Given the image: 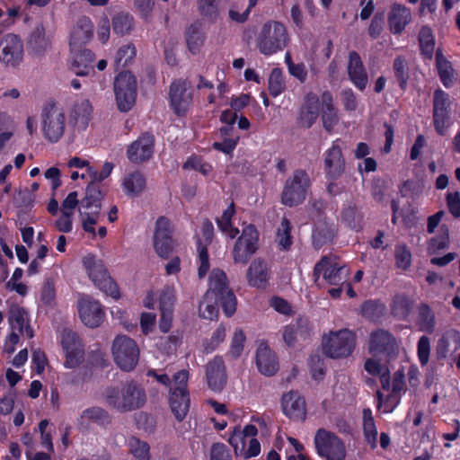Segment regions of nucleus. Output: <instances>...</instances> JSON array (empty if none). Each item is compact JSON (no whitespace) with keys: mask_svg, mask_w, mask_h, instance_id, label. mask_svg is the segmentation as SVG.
<instances>
[{"mask_svg":"<svg viewBox=\"0 0 460 460\" xmlns=\"http://www.w3.org/2000/svg\"><path fill=\"white\" fill-rule=\"evenodd\" d=\"M368 349L375 355L384 354L389 358L395 357L399 349L394 335L384 329H377L370 333Z\"/></svg>","mask_w":460,"mask_h":460,"instance_id":"13","label":"nucleus"},{"mask_svg":"<svg viewBox=\"0 0 460 460\" xmlns=\"http://www.w3.org/2000/svg\"><path fill=\"white\" fill-rule=\"evenodd\" d=\"M449 96L441 89L434 92L433 97V119L437 132L443 136L447 128V121L449 119Z\"/></svg>","mask_w":460,"mask_h":460,"instance_id":"17","label":"nucleus"},{"mask_svg":"<svg viewBox=\"0 0 460 460\" xmlns=\"http://www.w3.org/2000/svg\"><path fill=\"white\" fill-rule=\"evenodd\" d=\"M170 406L172 412L178 420H182L190 407V397L188 393L183 390L172 389L170 396Z\"/></svg>","mask_w":460,"mask_h":460,"instance_id":"31","label":"nucleus"},{"mask_svg":"<svg viewBox=\"0 0 460 460\" xmlns=\"http://www.w3.org/2000/svg\"><path fill=\"white\" fill-rule=\"evenodd\" d=\"M314 446L317 454L326 460H345V445L333 432L319 429L314 436Z\"/></svg>","mask_w":460,"mask_h":460,"instance_id":"7","label":"nucleus"},{"mask_svg":"<svg viewBox=\"0 0 460 460\" xmlns=\"http://www.w3.org/2000/svg\"><path fill=\"white\" fill-rule=\"evenodd\" d=\"M207 298H217L226 316H231L236 310V297L229 288L226 273L214 269L209 276V288L205 293Z\"/></svg>","mask_w":460,"mask_h":460,"instance_id":"3","label":"nucleus"},{"mask_svg":"<svg viewBox=\"0 0 460 460\" xmlns=\"http://www.w3.org/2000/svg\"><path fill=\"white\" fill-rule=\"evenodd\" d=\"M228 441L234 447V453L236 455H241L244 452L245 438H243V433H241V429L239 428H234L233 434L230 436Z\"/></svg>","mask_w":460,"mask_h":460,"instance_id":"59","label":"nucleus"},{"mask_svg":"<svg viewBox=\"0 0 460 460\" xmlns=\"http://www.w3.org/2000/svg\"><path fill=\"white\" fill-rule=\"evenodd\" d=\"M419 325L423 332L431 333L435 328V316L427 304H421L419 307Z\"/></svg>","mask_w":460,"mask_h":460,"instance_id":"42","label":"nucleus"},{"mask_svg":"<svg viewBox=\"0 0 460 460\" xmlns=\"http://www.w3.org/2000/svg\"><path fill=\"white\" fill-rule=\"evenodd\" d=\"M210 460H232L226 446L221 443L213 444L210 448Z\"/></svg>","mask_w":460,"mask_h":460,"instance_id":"62","label":"nucleus"},{"mask_svg":"<svg viewBox=\"0 0 460 460\" xmlns=\"http://www.w3.org/2000/svg\"><path fill=\"white\" fill-rule=\"evenodd\" d=\"M171 104L178 115L186 112L191 103V94L187 91L185 82H173L170 87Z\"/></svg>","mask_w":460,"mask_h":460,"instance_id":"22","label":"nucleus"},{"mask_svg":"<svg viewBox=\"0 0 460 460\" xmlns=\"http://www.w3.org/2000/svg\"><path fill=\"white\" fill-rule=\"evenodd\" d=\"M249 284L256 288L265 287L269 279V268L261 259L254 260L247 271Z\"/></svg>","mask_w":460,"mask_h":460,"instance_id":"30","label":"nucleus"},{"mask_svg":"<svg viewBox=\"0 0 460 460\" xmlns=\"http://www.w3.org/2000/svg\"><path fill=\"white\" fill-rule=\"evenodd\" d=\"M258 231L253 225H248L236 241L233 254L235 263L245 264L258 249Z\"/></svg>","mask_w":460,"mask_h":460,"instance_id":"11","label":"nucleus"},{"mask_svg":"<svg viewBox=\"0 0 460 460\" xmlns=\"http://www.w3.org/2000/svg\"><path fill=\"white\" fill-rule=\"evenodd\" d=\"M288 34L286 27L279 22L270 21L261 29L256 45L260 52L265 56L272 55L282 50L288 43Z\"/></svg>","mask_w":460,"mask_h":460,"instance_id":"2","label":"nucleus"},{"mask_svg":"<svg viewBox=\"0 0 460 460\" xmlns=\"http://www.w3.org/2000/svg\"><path fill=\"white\" fill-rule=\"evenodd\" d=\"M436 63L442 84L447 88L450 87L453 84V68L451 63L438 51L436 53Z\"/></svg>","mask_w":460,"mask_h":460,"instance_id":"39","label":"nucleus"},{"mask_svg":"<svg viewBox=\"0 0 460 460\" xmlns=\"http://www.w3.org/2000/svg\"><path fill=\"white\" fill-rule=\"evenodd\" d=\"M82 418H86L94 421H98L101 423H105L109 421L110 416L108 412L101 407H92L90 409L85 410Z\"/></svg>","mask_w":460,"mask_h":460,"instance_id":"57","label":"nucleus"},{"mask_svg":"<svg viewBox=\"0 0 460 460\" xmlns=\"http://www.w3.org/2000/svg\"><path fill=\"white\" fill-rule=\"evenodd\" d=\"M206 378L208 387L215 392H221L226 385L227 376L221 358L216 357L207 364Z\"/></svg>","mask_w":460,"mask_h":460,"instance_id":"21","label":"nucleus"},{"mask_svg":"<svg viewBox=\"0 0 460 460\" xmlns=\"http://www.w3.org/2000/svg\"><path fill=\"white\" fill-rule=\"evenodd\" d=\"M413 302L404 294H397L394 296L390 308L391 314L400 319L405 320L411 312Z\"/></svg>","mask_w":460,"mask_h":460,"instance_id":"35","label":"nucleus"},{"mask_svg":"<svg viewBox=\"0 0 460 460\" xmlns=\"http://www.w3.org/2000/svg\"><path fill=\"white\" fill-rule=\"evenodd\" d=\"M136 56L135 47L131 44L121 47L115 58L117 67H125Z\"/></svg>","mask_w":460,"mask_h":460,"instance_id":"52","label":"nucleus"},{"mask_svg":"<svg viewBox=\"0 0 460 460\" xmlns=\"http://www.w3.org/2000/svg\"><path fill=\"white\" fill-rule=\"evenodd\" d=\"M72 61L71 70L79 76L89 75L94 73L93 62L94 60L93 53L87 49H83L81 45L70 46Z\"/></svg>","mask_w":460,"mask_h":460,"instance_id":"19","label":"nucleus"},{"mask_svg":"<svg viewBox=\"0 0 460 460\" xmlns=\"http://www.w3.org/2000/svg\"><path fill=\"white\" fill-rule=\"evenodd\" d=\"M25 310L18 305L11 307L9 312V322L12 328L18 330L21 333L23 332L25 326Z\"/></svg>","mask_w":460,"mask_h":460,"instance_id":"48","label":"nucleus"},{"mask_svg":"<svg viewBox=\"0 0 460 460\" xmlns=\"http://www.w3.org/2000/svg\"><path fill=\"white\" fill-rule=\"evenodd\" d=\"M404 388V375L401 372H396L393 379L392 394L387 396V401L394 398V405L396 407L400 402V396L398 395Z\"/></svg>","mask_w":460,"mask_h":460,"instance_id":"55","label":"nucleus"},{"mask_svg":"<svg viewBox=\"0 0 460 460\" xmlns=\"http://www.w3.org/2000/svg\"><path fill=\"white\" fill-rule=\"evenodd\" d=\"M430 343L427 336H422L418 342V356L422 366L427 365L429 358Z\"/></svg>","mask_w":460,"mask_h":460,"instance_id":"61","label":"nucleus"},{"mask_svg":"<svg viewBox=\"0 0 460 460\" xmlns=\"http://www.w3.org/2000/svg\"><path fill=\"white\" fill-rule=\"evenodd\" d=\"M66 117L63 111L56 104L46 106L42 111V129L45 137L54 143L63 136Z\"/></svg>","mask_w":460,"mask_h":460,"instance_id":"9","label":"nucleus"},{"mask_svg":"<svg viewBox=\"0 0 460 460\" xmlns=\"http://www.w3.org/2000/svg\"><path fill=\"white\" fill-rule=\"evenodd\" d=\"M335 233L334 226L328 223L325 218L317 220L312 234L314 247L320 249L323 245L330 243L333 240Z\"/></svg>","mask_w":460,"mask_h":460,"instance_id":"28","label":"nucleus"},{"mask_svg":"<svg viewBox=\"0 0 460 460\" xmlns=\"http://www.w3.org/2000/svg\"><path fill=\"white\" fill-rule=\"evenodd\" d=\"M384 22L385 12H377L371 20V22L368 27V34L372 38L376 39L383 31Z\"/></svg>","mask_w":460,"mask_h":460,"instance_id":"58","label":"nucleus"},{"mask_svg":"<svg viewBox=\"0 0 460 460\" xmlns=\"http://www.w3.org/2000/svg\"><path fill=\"white\" fill-rule=\"evenodd\" d=\"M80 216L82 217V226L83 229L93 235H95L94 225L97 224L100 214L96 212H86L79 209Z\"/></svg>","mask_w":460,"mask_h":460,"instance_id":"56","label":"nucleus"},{"mask_svg":"<svg viewBox=\"0 0 460 460\" xmlns=\"http://www.w3.org/2000/svg\"><path fill=\"white\" fill-rule=\"evenodd\" d=\"M355 342V334L348 329L331 332L323 337V350L332 358H346L353 351Z\"/></svg>","mask_w":460,"mask_h":460,"instance_id":"4","label":"nucleus"},{"mask_svg":"<svg viewBox=\"0 0 460 460\" xmlns=\"http://www.w3.org/2000/svg\"><path fill=\"white\" fill-rule=\"evenodd\" d=\"M284 414L295 421H304L306 417L305 401L295 391L284 394L281 399Z\"/></svg>","mask_w":460,"mask_h":460,"instance_id":"20","label":"nucleus"},{"mask_svg":"<svg viewBox=\"0 0 460 460\" xmlns=\"http://www.w3.org/2000/svg\"><path fill=\"white\" fill-rule=\"evenodd\" d=\"M105 402L119 412H128L142 408L146 402V394L139 384L128 381L121 386L107 387Z\"/></svg>","mask_w":460,"mask_h":460,"instance_id":"1","label":"nucleus"},{"mask_svg":"<svg viewBox=\"0 0 460 460\" xmlns=\"http://www.w3.org/2000/svg\"><path fill=\"white\" fill-rule=\"evenodd\" d=\"M129 450L137 460H149V445L146 442L131 438Z\"/></svg>","mask_w":460,"mask_h":460,"instance_id":"47","label":"nucleus"},{"mask_svg":"<svg viewBox=\"0 0 460 460\" xmlns=\"http://www.w3.org/2000/svg\"><path fill=\"white\" fill-rule=\"evenodd\" d=\"M116 364L123 371H131L138 362L139 349L136 341L126 335H119L112 344Z\"/></svg>","mask_w":460,"mask_h":460,"instance_id":"6","label":"nucleus"},{"mask_svg":"<svg viewBox=\"0 0 460 460\" xmlns=\"http://www.w3.org/2000/svg\"><path fill=\"white\" fill-rule=\"evenodd\" d=\"M324 164L327 176L332 180L338 179L343 173L345 161L342 156L341 149L338 146H333L328 151Z\"/></svg>","mask_w":460,"mask_h":460,"instance_id":"25","label":"nucleus"},{"mask_svg":"<svg viewBox=\"0 0 460 460\" xmlns=\"http://www.w3.org/2000/svg\"><path fill=\"white\" fill-rule=\"evenodd\" d=\"M93 28L90 18L86 16L79 18L71 35L70 46L86 43L93 36Z\"/></svg>","mask_w":460,"mask_h":460,"instance_id":"34","label":"nucleus"},{"mask_svg":"<svg viewBox=\"0 0 460 460\" xmlns=\"http://www.w3.org/2000/svg\"><path fill=\"white\" fill-rule=\"evenodd\" d=\"M307 330V321L299 318L296 324L286 326L283 332V340L288 345L292 346L297 335L303 336Z\"/></svg>","mask_w":460,"mask_h":460,"instance_id":"40","label":"nucleus"},{"mask_svg":"<svg viewBox=\"0 0 460 460\" xmlns=\"http://www.w3.org/2000/svg\"><path fill=\"white\" fill-rule=\"evenodd\" d=\"M78 313L81 321L90 328L100 326L104 319L102 305L92 297H82L78 302Z\"/></svg>","mask_w":460,"mask_h":460,"instance_id":"15","label":"nucleus"},{"mask_svg":"<svg viewBox=\"0 0 460 460\" xmlns=\"http://www.w3.org/2000/svg\"><path fill=\"white\" fill-rule=\"evenodd\" d=\"M61 341L66 352L65 366L69 368L76 367L83 361L84 355L77 334L71 330H64Z\"/></svg>","mask_w":460,"mask_h":460,"instance_id":"16","label":"nucleus"},{"mask_svg":"<svg viewBox=\"0 0 460 460\" xmlns=\"http://www.w3.org/2000/svg\"><path fill=\"white\" fill-rule=\"evenodd\" d=\"M447 203L449 212L455 217H460V195L458 191L447 195Z\"/></svg>","mask_w":460,"mask_h":460,"instance_id":"64","label":"nucleus"},{"mask_svg":"<svg viewBox=\"0 0 460 460\" xmlns=\"http://www.w3.org/2000/svg\"><path fill=\"white\" fill-rule=\"evenodd\" d=\"M291 225L287 217H283L281 220L280 226L277 231V239L279 245L282 246L285 250L289 249L291 242Z\"/></svg>","mask_w":460,"mask_h":460,"instance_id":"49","label":"nucleus"},{"mask_svg":"<svg viewBox=\"0 0 460 460\" xmlns=\"http://www.w3.org/2000/svg\"><path fill=\"white\" fill-rule=\"evenodd\" d=\"M394 70L400 87L404 90L409 79L407 62L402 57H397L394 61Z\"/></svg>","mask_w":460,"mask_h":460,"instance_id":"46","label":"nucleus"},{"mask_svg":"<svg viewBox=\"0 0 460 460\" xmlns=\"http://www.w3.org/2000/svg\"><path fill=\"white\" fill-rule=\"evenodd\" d=\"M349 270L344 266H340L336 262L335 256H323L320 261H318L314 269V280L317 281L321 273H323V279L330 285H343L349 277Z\"/></svg>","mask_w":460,"mask_h":460,"instance_id":"10","label":"nucleus"},{"mask_svg":"<svg viewBox=\"0 0 460 460\" xmlns=\"http://www.w3.org/2000/svg\"><path fill=\"white\" fill-rule=\"evenodd\" d=\"M200 23H193L186 30V41L190 52L196 54L204 43L205 37L200 31Z\"/></svg>","mask_w":460,"mask_h":460,"instance_id":"38","label":"nucleus"},{"mask_svg":"<svg viewBox=\"0 0 460 460\" xmlns=\"http://www.w3.org/2000/svg\"><path fill=\"white\" fill-rule=\"evenodd\" d=\"M419 41L422 54L431 58L434 50V40L429 28H421L419 34Z\"/></svg>","mask_w":460,"mask_h":460,"instance_id":"45","label":"nucleus"},{"mask_svg":"<svg viewBox=\"0 0 460 460\" xmlns=\"http://www.w3.org/2000/svg\"><path fill=\"white\" fill-rule=\"evenodd\" d=\"M348 74L350 80L359 89L364 90L367 83V75L365 71L359 55L356 51L349 53Z\"/></svg>","mask_w":460,"mask_h":460,"instance_id":"27","label":"nucleus"},{"mask_svg":"<svg viewBox=\"0 0 460 460\" xmlns=\"http://www.w3.org/2000/svg\"><path fill=\"white\" fill-rule=\"evenodd\" d=\"M50 42L46 37L45 28L40 23L31 31L27 41V50L32 58H41L49 48Z\"/></svg>","mask_w":460,"mask_h":460,"instance_id":"23","label":"nucleus"},{"mask_svg":"<svg viewBox=\"0 0 460 460\" xmlns=\"http://www.w3.org/2000/svg\"><path fill=\"white\" fill-rule=\"evenodd\" d=\"M411 20V11L404 5L394 4L388 13V24L390 31L394 34H400Z\"/></svg>","mask_w":460,"mask_h":460,"instance_id":"26","label":"nucleus"},{"mask_svg":"<svg viewBox=\"0 0 460 460\" xmlns=\"http://www.w3.org/2000/svg\"><path fill=\"white\" fill-rule=\"evenodd\" d=\"M23 58V44L15 34L9 33L0 40V61L8 66H18Z\"/></svg>","mask_w":460,"mask_h":460,"instance_id":"14","label":"nucleus"},{"mask_svg":"<svg viewBox=\"0 0 460 460\" xmlns=\"http://www.w3.org/2000/svg\"><path fill=\"white\" fill-rule=\"evenodd\" d=\"M154 146V136L149 133H144L128 146L127 151L128 158L135 164L144 163L152 157Z\"/></svg>","mask_w":460,"mask_h":460,"instance_id":"18","label":"nucleus"},{"mask_svg":"<svg viewBox=\"0 0 460 460\" xmlns=\"http://www.w3.org/2000/svg\"><path fill=\"white\" fill-rule=\"evenodd\" d=\"M113 168L114 164L110 162L104 163L101 172H98L92 166H88V175L91 178L90 182H93V184H100L103 180L111 175Z\"/></svg>","mask_w":460,"mask_h":460,"instance_id":"51","label":"nucleus"},{"mask_svg":"<svg viewBox=\"0 0 460 460\" xmlns=\"http://www.w3.org/2000/svg\"><path fill=\"white\" fill-rule=\"evenodd\" d=\"M395 259L398 268L406 270L411 264V252L402 246H398L395 250Z\"/></svg>","mask_w":460,"mask_h":460,"instance_id":"63","label":"nucleus"},{"mask_svg":"<svg viewBox=\"0 0 460 460\" xmlns=\"http://www.w3.org/2000/svg\"><path fill=\"white\" fill-rule=\"evenodd\" d=\"M92 105L88 100L76 102L71 112V121L79 130H84L88 126L91 119Z\"/></svg>","mask_w":460,"mask_h":460,"instance_id":"32","label":"nucleus"},{"mask_svg":"<svg viewBox=\"0 0 460 460\" xmlns=\"http://www.w3.org/2000/svg\"><path fill=\"white\" fill-rule=\"evenodd\" d=\"M219 0H198V10L202 17L213 22L219 16Z\"/></svg>","mask_w":460,"mask_h":460,"instance_id":"41","label":"nucleus"},{"mask_svg":"<svg viewBox=\"0 0 460 460\" xmlns=\"http://www.w3.org/2000/svg\"><path fill=\"white\" fill-rule=\"evenodd\" d=\"M114 93L118 109L127 112L134 106L137 97V79L129 71L120 72L114 80Z\"/></svg>","mask_w":460,"mask_h":460,"instance_id":"5","label":"nucleus"},{"mask_svg":"<svg viewBox=\"0 0 460 460\" xmlns=\"http://www.w3.org/2000/svg\"><path fill=\"white\" fill-rule=\"evenodd\" d=\"M284 88L281 70L279 68H273L269 77L270 93L276 97L283 92Z\"/></svg>","mask_w":460,"mask_h":460,"instance_id":"50","label":"nucleus"},{"mask_svg":"<svg viewBox=\"0 0 460 460\" xmlns=\"http://www.w3.org/2000/svg\"><path fill=\"white\" fill-rule=\"evenodd\" d=\"M310 186V180L304 170H296L291 178L286 181L281 200L288 207L297 206L305 199L306 190Z\"/></svg>","mask_w":460,"mask_h":460,"instance_id":"8","label":"nucleus"},{"mask_svg":"<svg viewBox=\"0 0 460 460\" xmlns=\"http://www.w3.org/2000/svg\"><path fill=\"white\" fill-rule=\"evenodd\" d=\"M103 197L104 193L102 191L100 185L89 182L85 189V196L80 201L81 208L79 209L100 214Z\"/></svg>","mask_w":460,"mask_h":460,"instance_id":"29","label":"nucleus"},{"mask_svg":"<svg viewBox=\"0 0 460 460\" xmlns=\"http://www.w3.org/2000/svg\"><path fill=\"white\" fill-rule=\"evenodd\" d=\"M133 17L128 13H119L112 19V30L119 35L127 34L133 27Z\"/></svg>","mask_w":460,"mask_h":460,"instance_id":"44","label":"nucleus"},{"mask_svg":"<svg viewBox=\"0 0 460 460\" xmlns=\"http://www.w3.org/2000/svg\"><path fill=\"white\" fill-rule=\"evenodd\" d=\"M153 243L155 251L160 258L168 259L172 253L174 241L168 218L160 217L156 220Z\"/></svg>","mask_w":460,"mask_h":460,"instance_id":"12","label":"nucleus"},{"mask_svg":"<svg viewBox=\"0 0 460 460\" xmlns=\"http://www.w3.org/2000/svg\"><path fill=\"white\" fill-rule=\"evenodd\" d=\"M442 234L438 237H434L430 240L429 243V251L432 252H436L439 250L445 249L448 246L449 243V231L447 226H441Z\"/></svg>","mask_w":460,"mask_h":460,"instance_id":"53","label":"nucleus"},{"mask_svg":"<svg viewBox=\"0 0 460 460\" xmlns=\"http://www.w3.org/2000/svg\"><path fill=\"white\" fill-rule=\"evenodd\" d=\"M146 178L139 171H135L124 178L123 186L129 196H138L146 188Z\"/></svg>","mask_w":460,"mask_h":460,"instance_id":"36","label":"nucleus"},{"mask_svg":"<svg viewBox=\"0 0 460 460\" xmlns=\"http://www.w3.org/2000/svg\"><path fill=\"white\" fill-rule=\"evenodd\" d=\"M174 302L173 290L169 287L164 288L159 297L160 311H173Z\"/></svg>","mask_w":460,"mask_h":460,"instance_id":"54","label":"nucleus"},{"mask_svg":"<svg viewBox=\"0 0 460 460\" xmlns=\"http://www.w3.org/2000/svg\"><path fill=\"white\" fill-rule=\"evenodd\" d=\"M256 365L265 376H273L279 369L277 358L266 343H261L257 349Z\"/></svg>","mask_w":460,"mask_h":460,"instance_id":"24","label":"nucleus"},{"mask_svg":"<svg viewBox=\"0 0 460 460\" xmlns=\"http://www.w3.org/2000/svg\"><path fill=\"white\" fill-rule=\"evenodd\" d=\"M321 101L323 126L328 132H332L333 127L338 123L339 119L337 111L333 107L331 93L324 92L321 96Z\"/></svg>","mask_w":460,"mask_h":460,"instance_id":"33","label":"nucleus"},{"mask_svg":"<svg viewBox=\"0 0 460 460\" xmlns=\"http://www.w3.org/2000/svg\"><path fill=\"white\" fill-rule=\"evenodd\" d=\"M95 284L100 288V289L111 297L116 299L119 297L118 287L110 276L103 279H100V281Z\"/></svg>","mask_w":460,"mask_h":460,"instance_id":"60","label":"nucleus"},{"mask_svg":"<svg viewBox=\"0 0 460 460\" xmlns=\"http://www.w3.org/2000/svg\"><path fill=\"white\" fill-rule=\"evenodd\" d=\"M319 116L318 100L315 97H308L305 110L302 111L299 123L303 128H309Z\"/></svg>","mask_w":460,"mask_h":460,"instance_id":"37","label":"nucleus"},{"mask_svg":"<svg viewBox=\"0 0 460 460\" xmlns=\"http://www.w3.org/2000/svg\"><path fill=\"white\" fill-rule=\"evenodd\" d=\"M218 302H220L219 299L207 298V295H204L203 300L199 306V316L208 320L217 318L218 315Z\"/></svg>","mask_w":460,"mask_h":460,"instance_id":"43","label":"nucleus"}]
</instances>
